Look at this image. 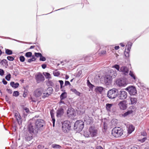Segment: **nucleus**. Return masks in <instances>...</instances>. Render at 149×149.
I'll return each mask as SVG.
<instances>
[{
  "label": "nucleus",
  "mask_w": 149,
  "mask_h": 149,
  "mask_svg": "<svg viewBox=\"0 0 149 149\" xmlns=\"http://www.w3.org/2000/svg\"><path fill=\"white\" fill-rule=\"evenodd\" d=\"M45 91H47V92L49 94V95H51L52 93L53 89L52 87H48Z\"/></svg>",
  "instance_id": "29"
},
{
  "label": "nucleus",
  "mask_w": 149,
  "mask_h": 149,
  "mask_svg": "<svg viewBox=\"0 0 149 149\" xmlns=\"http://www.w3.org/2000/svg\"><path fill=\"white\" fill-rule=\"evenodd\" d=\"M40 60L42 61H45L46 60V58L42 55L40 58Z\"/></svg>",
  "instance_id": "51"
},
{
  "label": "nucleus",
  "mask_w": 149,
  "mask_h": 149,
  "mask_svg": "<svg viewBox=\"0 0 149 149\" xmlns=\"http://www.w3.org/2000/svg\"><path fill=\"white\" fill-rule=\"evenodd\" d=\"M7 59L10 61H13L14 60V58L12 56H8L7 57Z\"/></svg>",
  "instance_id": "49"
},
{
  "label": "nucleus",
  "mask_w": 149,
  "mask_h": 149,
  "mask_svg": "<svg viewBox=\"0 0 149 149\" xmlns=\"http://www.w3.org/2000/svg\"><path fill=\"white\" fill-rule=\"evenodd\" d=\"M88 86L91 89L93 88L94 86L91 84L90 85H89Z\"/></svg>",
  "instance_id": "59"
},
{
  "label": "nucleus",
  "mask_w": 149,
  "mask_h": 149,
  "mask_svg": "<svg viewBox=\"0 0 149 149\" xmlns=\"http://www.w3.org/2000/svg\"><path fill=\"white\" fill-rule=\"evenodd\" d=\"M84 121L87 124L89 125L93 123V119L91 118L88 115H86L84 118Z\"/></svg>",
  "instance_id": "18"
},
{
  "label": "nucleus",
  "mask_w": 149,
  "mask_h": 149,
  "mask_svg": "<svg viewBox=\"0 0 149 149\" xmlns=\"http://www.w3.org/2000/svg\"><path fill=\"white\" fill-rule=\"evenodd\" d=\"M35 56L37 57H40L41 56H42V54L40 53L35 52Z\"/></svg>",
  "instance_id": "47"
},
{
  "label": "nucleus",
  "mask_w": 149,
  "mask_h": 149,
  "mask_svg": "<svg viewBox=\"0 0 149 149\" xmlns=\"http://www.w3.org/2000/svg\"><path fill=\"white\" fill-rule=\"evenodd\" d=\"M44 124V121L42 119H38L36 120V122L35 125L38 129L39 128L42 127Z\"/></svg>",
  "instance_id": "15"
},
{
  "label": "nucleus",
  "mask_w": 149,
  "mask_h": 149,
  "mask_svg": "<svg viewBox=\"0 0 149 149\" xmlns=\"http://www.w3.org/2000/svg\"><path fill=\"white\" fill-rule=\"evenodd\" d=\"M67 97V93L66 92L63 93L60 96V98L61 100H63Z\"/></svg>",
  "instance_id": "30"
},
{
  "label": "nucleus",
  "mask_w": 149,
  "mask_h": 149,
  "mask_svg": "<svg viewBox=\"0 0 149 149\" xmlns=\"http://www.w3.org/2000/svg\"><path fill=\"white\" fill-rule=\"evenodd\" d=\"M70 90L77 95L80 96L81 93L77 91L76 89L74 88L71 89Z\"/></svg>",
  "instance_id": "28"
},
{
  "label": "nucleus",
  "mask_w": 149,
  "mask_h": 149,
  "mask_svg": "<svg viewBox=\"0 0 149 149\" xmlns=\"http://www.w3.org/2000/svg\"><path fill=\"white\" fill-rule=\"evenodd\" d=\"M44 147V146L43 145H39L38 146V148H43Z\"/></svg>",
  "instance_id": "62"
},
{
  "label": "nucleus",
  "mask_w": 149,
  "mask_h": 149,
  "mask_svg": "<svg viewBox=\"0 0 149 149\" xmlns=\"http://www.w3.org/2000/svg\"><path fill=\"white\" fill-rule=\"evenodd\" d=\"M53 74L54 76H58L60 74V72L58 71L57 70H56L53 72Z\"/></svg>",
  "instance_id": "39"
},
{
  "label": "nucleus",
  "mask_w": 149,
  "mask_h": 149,
  "mask_svg": "<svg viewBox=\"0 0 149 149\" xmlns=\"http://www.w3.org/2000/svg\"><path fill=\"white\" fill-rule=\"evenodd\" d=\"M35 77L36 82L38 83L43 81L45 80L44 77L41 73H38Z\"/></svg>",
  "instance_id": "9"
},
{
  "label": "nucleus",
  "mask_w": 149,
  "mask_h": 149,
  "mask_svg": "<svg viewBox=\"0 0 149 149\" xmlns=\"http://www.w3.org/2000/svg\"><path fill=\"white\" fill-rule=\"evenodd\" d=\"M14 120L15 121H14L13 124V131L15 133L17 134V132L18 130V126L19 125V120L18 118H19V113L18 111H14Z\"/></svg>",
  "instance_id": "1"
},
{
  "label": "nucleus",
  "mask_w": 149,
  "mask_h": 149,
  "mask_svg": "<svg viewBox=\"0 0 149 149\" xmlns=\"http://www.w3.org/2000/svg\"><path fill=\"white\" fill-rule=\"evenodd\" d=\"M118 92L117 89L113 88L109 90L107 92V96L110 99H114L116 98L118 95L117 93Z\"/></svg>",
  "instance_id": "2"
},
{
  "label": "nucleus",
  "mask_w": 149,
  "mask_h": 149,
  "mask_svg": "<svg viewBox=\"0 0 149 149\" xmlns=\"http://www.w3.org/2000/svg\"><path fill=\"white\" fill-rule=\"evenodd\" d=\"M64 113L63 109L60 108L58 109L56 111V116L58 117H60L62 116Z\"/></svg>",
  "instance_id": "19"
},
{
  "label": "nucleus",
  "mask_w": 149,
  "mask_h": 149,
  "mask_svg": "<svg viewBox=\"0 0 149 149\" xmlns=\"http://www.w3.org/2000/svg\"><path fill=\"white\" fill-rule=\"evenodd\" d=\"M25 56L28 58L31 57L32 56V53L30 52H27L25 54Z\"/></svg>",
  "instance_id": "37"
},
{
  "label": "nucleus",
  "mask_w": 149,
  "mask_h": 149,
  "mask_svg": "<svg viewBox=\"0 0 149 149\" xmlns=\"http://www.w3.org/2000/svg\"><path fill=\"white\" fill-rule=\"evenodd\" d=\"M10 74H9L5 78L7 81H9L10 79Z\"/></svg>",
  "instance_id": "46"
},
{
  "label": "nucleus",
  "mask_w": 149,
  "mask_h": 149,
  "mask_svg": "<svg viewBox=\"0 0 149 149\" xmlns=\"http://www.w3.org/2000/svg\"><path fill=\"white\" fill-rule=\"evenodd\" d=\"M111 73L112 75L111 77H112L114 78L117 75V73L116 71H114L112 70H111Z\"/></svg>",
  "instance_id": "33"
},
{
  "label": "nucleus",
  "mask_w": 149,
  "mask_h": 149,
  "mask_svg": "<svg viewBox=\"0 0 149 149\" xmlns=\"http://www.w3.org/2000/svg\"><path fill=\"white\" fill-rule=\"evenodd\" d=\"M6 53L8 55H11L12 54L13 52L11 50L6 49Z\"/></svg>",
  "instance_id": "38"
},
{
  "label": "nucleus",
  "mask_w": 149,
  "mask_h": 149,
  "mask_svg": "<svg viewBox=\"0 0 149 149\" xmlns=\"http://www.w3.org/2000/svg\"><path fill=\"white\" fill-rule=\"evenodd\" d=\"M0 64L3 66H5L8 65V62L6 59H4L1 61Z\"/></svg>",
  "instance_id": "31"
},
{
  "label": "nucleus",
  "mask_w": 149,
  "mask_h": 149,
  "mask_svg": "<svg viewBox=\"0 0 149 149\" xmlns=\"http://www.w3.org/2000/svg\"><path fill=\"white\" fill-rule=\"evenodd\" d=\"M133 112V111L132 110H128L127 112L125 113H124L122 114L123 116L124 117H125L127 116H128L132 113Z\"/></svg>",
  "instance_id": "24"
},
{
  "label": "nucleus",
  "mask_w": 149,
  "mask_h": 149,
  "mask_svg": "<svg viewBox=\"0 0 149 149\" xmlns=\"http://www.w3.org/2000/svg\"><path fill=\"white\" fill-rule=\"evenodd\" d=\"M46 65L45 64H43L42 65V67L43 69H45L46 67Z\"/></svg>",
  "instance_id": "64"
},
{
  "label": "nucleus",
  "mask_w": 149,
  "mask_h": 149,
  "mask_svg": "<svg viewBox=\"0 0 149 149\" xmlns=\"http://www.w3.org/2000/svg\"><path fill=\"white\" fill-rule=\"evenodd\" d=\"M131 101V104H134L136 103L137 99L136 98L131 97L130 98Z\"/></svg>",
  "instance_id": "25"
},
{
  "label": "nucleus",
  "mask_w": 149,
  "mask_h": 149,
  "mask_svg": "<svg viewBox=\"0 0 149 149\" xmlns=\"http://www.w3.org/2000/svg\"><path fill=\"white\" fill-rule=\"evenodd\" d=\"M131 95H135L136 93V88L133 86L128 87L125 89Z\"/></svg>",
  "instance_id": "12"
},
{
  "label": "nucleus",
  "mask_w": 149,
  "mask_h": 149,
  "mask_svg": "<svg viewBox=\"0 0 149 149\" xmlns=\"http://www.w3.org/2000/svg\"><path fill=\"white\" fill-rule=\"evenodd\" d=\"M104 129H106L107 128V124L106 122H104L103 123Z\"/></svg>",
  "instance_id": "54"
},
{
  "label": "nucleus",
  "mask_w": 149,
  "mask_h": 149,
  "mask_svg": "<svg viewBox=\"0 0 149 149\" xmlns=\"http://www.w3.org/2000/svg\"><path fill=\"white\" fill-rule=\"evenodd\" d=\"M113 104L107 103L106 104V108L108 112L111 111V109Z\"/></svg>",
  "instance_id": "21"
},
{
  "label": "nucleus",
  "mask_w": 149,
  "mask_h": 149,
  "mask_svg": "<svg viewBox=\"0 0 149 149\" xmlns=\"http://www.w3.org/2000/svg\"><path fill=\"white\" fill-rule=\"evenodd\" d=\"M19 95V92L18 91H14L13 93V96L17 97Z\"/></svg>",
  "instance_id": "45"
},
{
  "label": "nucleus",
  "mask_w": 149,
  "mask_h": 149,
  "mask_svg": "<svg viewBox=\"0 0 149 149\" xmlns=\"http://www.w3.org/2000/svg\"><path fill=\"white\" fill-rule=\"evenodd\" d=\"M106 53V51L105 50H103L101 52V54L102 55H104Z\"/></svg>",
  "instance_id": "57"
},
{
  "label": "nucleus",
  "mask_w": 149,
  "mask_h": 149,
  "mask_svg": "<svg viewBox=\"0 0 149 149\" xmlns=\"http://www.w3.org/2000/svg\"><path fill=\"white\" fill-rule=\"evenodd\" d=\"M113 67H114L116 69H117L118 71H119V67L118 65H116L113 66Z\"/></svg>",
  "instance_id": "52"
},
{
  "label": "nucleus",
  "mask_w": 149,
  "mask_h": 149,
  "mask_svg": "<svg viewBox=\"0 0 149 149\" xmlns=\"http://www.w3.org/2000/svg\"><path fill=\"white\" fill-rule=\"evenodd\" d=\"M50 113L51 117L52 118V121L53 124V126L54 127L55 125V120L54 116V111L53 109H52L50 111Z\"/></svg>",
  "instance_id": "20"
},
{
  "label": "nucleus",
  "mask_w": 149,
  "mask_h": 149,
  "mask_svg": "<svg viewBox=\"0 0 149 149\" xmlns=\"http://www.w3.org/2000/svg\"><path fill=\"white\" fill-rule=\"evenodd\" d=\"M20 106L22 108L23 111L25 110V112L27 113H28L29 112V110L28 108L26 107H24L23 105H21Z\"/></svg>",
  "instance_id": "32"
},
{
  "label": "nucleus",
  "mask_w": 149,
  "mask_h": 149,
  "mask_svg": "<svg viewBox=\"0 0 149 149\" xmlns=\"http://www.w3.org/2000/svg\"><path fill=\"white\" fill-rule=\"evenodd\" d=\"M43 95L42 96V97L43 99H45L46 97H48V96L50 95L47 92L44 91L43 92Z\"/></svg>",
  "instance_id": "34"
},
{
  "label": "nucleus",
  "mask_w": 149,
  "mask_h": 149,
  "mask_svg": "<svg viewBox=\"0 0 149 149\" xmlns=\"http://www.w3.org/2000/svg\"><path fill=\"white\" fill-rule=\"evenodd\" d=\"M24 93L23 94V96L24 97H25L26 96V95L27 94V92H28V90L27 89H26V88H24Z\"/></svg>",
  "instance_id": "44"
},
{
  "label": "nucleus",
  "mask_w": 149,
  "mask_h": 149,
  "mask_svg": "<svg viewBox=\"0 0 149 149\" xmlns=\"http://www.w3.org/2000/svg\"><path fill=\"white\" fill-rule=\"evenodd\" d=\"M2 82L4 85H6L7 84V82L4 79L2 80Z\"/></svg>",
  "instance_id": "58"
},
{
  "label": "nucleus",
  "mask_w": 149,
  "mask_h": 149,
  "mask_svg": "<svg viewBox=\"0 0 149 149\" xmlns=\"http://www.w3.org/2000/svg\"><path fill=\"white\" fill-rule=\"evenodd\" d=\"M43 92V89L42 88L37 89L34 92V95L36 97H39L42 95Z\"/></svg>",
  "instance_id": "17"
},
{
  "label": "nucleus",
  "mask_w": 149,
  "mask_h": 149,
  "mask_svg": "<svg viewBox=\"0 0 149 149\" xmlns=\"http://www.w3.org/2000/svg\"><path fill=\"white\" fill-rule=\"evenodd\" d=\"M112 81V78L110 75H107L104 77V82L107 85H109L111 84Z\"/></svg>",
  "instance_id": "16"
},
{
  "label": "nucleus",
  "mask_w": 149,
  "mask_h": 149,
  "mask_svg": "<svg viewBox=\"0 0 149 149\" xmlns=\"http://www.w3.org/2000/svg\"><path fill=\"white\" fill-rule=\"evenodd\" d=\"M84 135L86 137H88L90 136V134L87 132L86 131L84 132Z\"/></svg>",
  "instance_id": "43"
},
{
  "label": "nucleus",
  "mask_w": 149,
  "mask_h": 149,
  "mask_svg": "<svg viewBox=\"0 0 149 149\" xmlns=\"http://www.w3.org/2000/svg\"><path fill=\"white\" fill-rule=\"evenodd\" d=\"M10 86L13 88H17L19 86V83H15L14 82H11L10 83Z\"/></svg>",
  "instance_id": "27"
},
{
  "label": "nucleus",
  "mask_w": 149,
  "mask_h": 149,
  "mask_svg": "<svg viewBox=\"0 0 149 149\" xmlns=\"http://www.w3.org/2000/svg\"><path fill=\"white\" fill-rule=\"evenodd\" d=\"M92 58L91 56H87L85 58L84 60L86 62H90V59Z\"/></svg>",
  "instance_id": "41"
},
{
  "label": "nucleus",
  "mask_w": 149,
  "mask_h": 149,
  "mask_svg": "<svg viewBox=\"0 0 149 149\" xmlns=\"http://www.w3.org/2000/svg\"><path fill=\"white\" fill-rule=\"evenodd\" d=\"M120 70L121 71L124 72L125 74L128 73L129 72V70L128 68L125 66L122 67L120 68Z\"/></svg>",
  "instance_id": "22"
},
{
  "label": "nucleus",
  "mask_w": 149,
  "mask_h": 149,
  "mask_svg": "<svg viewBox=\"0 0 149 149\" xmlns=\"http://www.w3.org/2000/svg\"><path fill=\"white\" fill-rule=\"evenodd\" d=\"M132 44L131 42L128 43L126 45V47L127 49H125L124 52V54L126 57H128L129 56V53L131 48Z\"/></svg>",
  "instance_id": "14"
},
{
  "label": "nucleus",
  "mask_w": 149,
  "mask_h": 149,
  "mask_svg": "<svg viewBox=\"0 0 149 149\" xmlns=\"http://www.w3.org/2000/svg\"><path fill=\"white\" fill-rule=\"evenodd\" d=\"M134 130V127L133 125H130L129 127L128 133L131 134Z\"/></svg>",
  "instance_id": "26"
},
{
  "label": "nucleus",
  "mask_w": 149,
  "mask_h": 149,
  "mask_svg": "<svg viewBox=\"0 0 149 149\" xmlns=\"http://www.w3.org/2000/svg\"><path fill=\"white\" fill-rule=\"evenodd\" d=\"M4 70L1 69H0V75L1 76H3L4 74Z\"/></svg>",
  "instance_id": "50"
},
{
  "label": "nucleus",
  "mask_w": 149,
  "mask_h": 149,
  "mask_svg": "<svg viewBox=\"0 0 149 149\" xmlns=\"http://www.w3.org/2000/svg\"><path fill=\"white\" fill-rule=\"evenodd\" d=\"M75 115V111L72 108H69L67 111V115L69 118H74Z\"/></svg>",
  "instance_id": "11"
},
{
  "label": "nucleus",
  "mask_w": 149,
  "mask_h": 149,
  "mask_svg": "<svg viewBox=\"0 0 149 149\" xmlns=\"http://www.w3.org/2000/svg\"><path fill=\"white\" fill-rule=\"evenodd\" d=\"M84 122L81 120L77 121L74 124V128L79 131H81L84 128Z\"/></svg>",
  "instance_id": "4"
},
{
  "label": "nucleus",
  "mask_w": 149,
  "mask_h": 149,
  "mask_svg": "<svg viewBox=\"0 0 149 149\" xmlns=\"http://www.w3.org/2000/svg\"><path fill=\"white\" fill-rule=\"evenodd\" d=\"M129 74L134 80H136V76L132 72L130 71Z\"/></svg>",
  "instance_id": "35"
},
{
  "label": "nucleus",
  "mask_w": 149,
  "mask_h": 149,
  "mask_svg": "<svg viewBox=\"0 0 149 149\" xmlns=\"http://www.w3.org/2000/svg\"><path fill=\"white\" fill-rule=\"evenodd\" d=\"M90 136L91 137L96 136L97 134V130L95 127L91 126L89 128Z\"/></svg>",
  "instance_id": "10"
},
{
  "label": "nucleus",
  "mask_w": 149,
  "mask_h": 149,
  "mask_svg": "<svg viewBox=\"0 0 149 149\" xmlns=\"http://www.w3.org/2000/svg\"><path fill=\"white\" fill-rule=\"evenodd\" d=\"M65 86H67L68 85H70V84L68 81H65Z\"/></svg>",
  "instance_id": "56"
},
{
  "label": "nucleus",
  "mask_w": 149,
  "mask_h": 149,
  "mask_svg": "<svg viewBox=\"0 0 149 149\" xmlns=\"http://www.w3.org/2000/svg\"><path fill=\"white\" fill-rule=\"evenodd\" d=\"M116 84L119 86L121 87L125 86L127 85V83L126 79L121 78L116 80Z\"/></svg>",
  "instance_id": "8"
},
{
  "label": "nucleus",
  "mask_w": 149,
  "mask_h": 149,
  "mask_svg": "<svg viewBox=\"0 0 149 149\" xmlns=\"http://www.w3.org/2000/svg\"><path fill=\"white\" fill-rule=\"evenodd\" d=\"M48 86H54V84L53 82L50 80H49L47 83Z\"/></svg>",
  "instance_id": "42"
},
{
  "label": "nucleus",
  "mask_w": 149,
  "mask_h": 149,
  "mask_svg": "<svg viewBox=\"0 0 149 149\" xmlns=\"http://www.w3.org/2000/svg\"><path fill=\"white\" fill-rule=\"evenodd\" d=\"M123 134V130L120 127H115L113 129L112 131V134L116 137L120 136Z\"/></svg>",
  "instance_id": "3"
},
{
  "label": "nucleus",
  "mask_w": 149,
  "mask_h": 149,
  "mask_svg": "<svg viewBox=\"0 0 149 149\" xmlns=\"http://www.w3.org/2000/svg\"><path fill=\"white\" fill-rule=\"evenodd\" d=\"M52 146L54 148H60L61 147V146L59 145L55 144H52Z\"/></svg>",
  "instance_id": "36"
},
{
  "label": "nucleus",
  "mask_w": 149,
  "mask_h": 149,
  "mask_svg": "<svg viewBox=\"0 0 149 149\" xmlns=\"http://www.w3.org/2000/svg\"><path fill=\"white\" fill-rule=\"evenodd\" d=\"M28 129L29 131L31 134H36L38 133V130L34 123H30L28 125Z\"/></svg>",
  "instance_id": "6"
},
{
  "label": "nucleus",
  "mask_w": 149,
  "mask_h": 149,
  "mask_svg": "<svg viewBox=\"0 0 149 149\" xmlns=\"http://www.w3.org/2000/svg\"><path fill=\"white\" fill-rule=\"evenodd\" d=\"M31 57L32 58H31V59H32L33 61H35L36 60V58L34 56H32Z\"/></svg>",
  "instance_id": "61"
},
{
  "label": "nucleus",
  "mask_w": 149,
  "mask_h": 149,
  "mask_svg": "<svg viewBox=\"0 0 149 149\" xmlns=\"http://www.w3.org/2000/svg\"><path fill=\"white\" fill-rule=\"evenodd\" d=\"M44 75L46 79H50L51 78L50 75L49 73L45 72L44 74Z\"/></svg>",
  "instance_id": "40"
},
{
  "label": "nucleus",
  "mask_w": 149,
  "mask_h": 149,
  "mask_svg": "<svg viewBox=\"0 0 149 149\" xmlns=\"http://www.w3.org/2000/svg\"><path fill=\"white\" fill-rule=\"evenodd\" d=\"M118 105L120 109L125 110L126 109L127 107V101L125 100H123L120 101L118 104Z\"/></svg>",
  "instance_id": "13"
},
{
  "label": "nucleus",
  "mask_w": 149,
  "mask_h": 149,
  "mask_svg": "<svg viewBox=\"0 0 149 149\" xmlns=\"http://www.w3.org/2000/svg\"><path fill=\"white\" fill-rule=\"evenodd\" d=\"M96 149H103V148L100 146H97L96 148Z\"/></svg>",
  "instance_id": "63"
},
{
  "label": "nucleus",
  "mask_w": 149,
  "mask_h": 149,
  "mask_svg": "<svg viewBox=\"0 0 149 149\" xmlns=\"http://www.w3.org/2000/svg\"><path fill=\"white\" fill-rule=\"evenodd\" d=\"M71 124L70 122L66 120L63 122L62 124V130L65 133L68 132L70 129Z\"/></svg>",
  "instance_id": "5"
},
{
  "label": "nucleus",
  "mask_w": 149,
  "mask_h": 149,
  "mask_svg": "<svg viewBox=\"0 0 149 149\" xmlns=\"http://www.w3.org/2000/svg\"><path fill=\"white\" fill-rule=\"evenodd\" d=\"M19 59L21 62H23L25 60V58L23 56H21L19 58Z\"/></svg>",
  "instance_id": "48"
},
{
  "label": "nucleus",
  "mask_w": 149,
  "mask_h": 149,
  "mask_svg": "<svg viewBox=\"0 0 149 149\" xmlns=\"http://www.w3.org/2000/svg\"><path fill=\"white\" fill-rule=\"evenodd\" d=\"M141 135L143 136H146L147 135L145 131H143L141 132Z\"/></svg>",
  "instance_id": "60"
},
{
  "label": "nucleus",
  "mask_w": 149,
  "mask_h": 149,
  "mask_svg": "<svg viewBox=\"0 0 149 149\" xmlns=\"http://www.w3.org/2000/svg\"><path fill=\"white\" fill-rule=\"evenodd\" d=\"M104 88L102 87L97 86L95 88V91L97 93L99 92L100 93H101L104 90Z\"/></svg>",
  "instance_id": "23"
},
{
  "label": "nucleus",
  "mask_w": 149,
  "mask_h": 149,
  "mask_svg": "<svg viewBox=\"0 0 149 149\" xmlns=\"http://www.w3.org/2000/svg\"><path fill=\"white\" fill-rule=\"evenodd\" d=\"M6 91H7L8 93L10 94H12L13 92L12 90L10 89L7 88L6 89Z\"/></svg>",
  "instance_id": "55"
},
{
  "label": "nucleus",
  "mask_w": 149,
  "mask_h": 149,
  "mask_svg": "<svg viewBox=\"0 0 149 149\" xmlns=\"http://www.w3.org/2000/svg\"><path fill=\"white\" fill-rule=\"evenodd\" d=\"M117 95L118 98L122 100L125 99L127 96V92L124 91H120L118 93Z\"/></svg>",
  "instance_id": "7"
},
{
  "label": "nucleus",
  "mask_w": 149,
  "mask_h": 149,
  "mask_svg": "<svg viewBox=\"0 0 149 149\" xmlns=\"http://www.w3.org/2000/svg\"><path fill=\"white\" fill-rule=\"evenodd\" d=\"M58 81L59 82L60 84L61 88H62L63 87V82L62 80H59Z\"/></svg>",
  "instance_id": "53"
}]
</instances>
